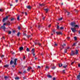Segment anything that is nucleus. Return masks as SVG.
<instances>
[{
	"mask_svg": "<svg viewBox=\"0 0 80 80\" xmlns=\"http://www.w3.org/2000/svg\"><path fill=\"white\" fill-rule=\"evenodd\" d=\"M12 59H13V58H11V60L10 62V64L11 65H12L13 63H14V65H17L16 63H17V59H15L13 62Z\"/></svg>",
	"mask_w": 80,
	"mask_h": 80,
	"instance_id": "f257e3e1",
	"label": "nucleus"
},
{
	"mask_svg": "<svg viewBox=\"0 0 80 80\" xmlns=\"http://www.w3.org/2000/svg\"><path fill=\"white\" fill-rule=\"evenodd\" d=\"M71 25L72 27H74V28H78V25H76V24L75 22H71Z\"/></svg>",
	"mask_w": 80,
	"mask_h": 80,
	"instance_id": "f03ea898",
	"label": "nucleus"
},
{
	"mask_svg": "<svg viewBox=\"0 0 80 80\" xmlns=\"http://www.w3.org/2000/svg\"><path fill=\"white\" fill-rule=\"evenodd\" d=\"M8 16H7L5 18L3 19L2 21L3 22H5V21L6 20H7V19L8 18Z\"/></svg>",
	"mask_w": 80,
	"mask_h": 80,
	"instance_id": "7ed1b4c3",
	"label": "nucleus"
},
{
	"mask_svg": "<svg viewBox=\"0 0 80 80\" xmlns=\"http://www.w3.org/2000/svg\"><path fill=\"white\" fill-rule=\"evenodd\" d=\"M34 43L35 45H38L39 46H41V45H42V44L40 42H35Z\"/></svg>",
	"mask_w": 80,
	"mask_h": 80,
	"instance_id": "20e7f679",
	"label": "nucleus"
},
{
	"mask_svg": "<svg viewBox=\"0 0 80 80\" xmlns=\"http://www.w3.org/2000/svg\"><path fill=\"white\" fill-rule=\"evenodd\" d=\"M75 55V53L74 51H72V52L70 54L71 56H73V55Z\"/></svg>",
	"mask_w": 80,
	"mask_h": 80,
	"instance_id": "39448f33",
	"label": "nucleus"
},
{
	"mask_svg": "<svg viewBox=\"0 0 80 80\" xmlns=\"http://www.w3.org/2000/svg\"><path fill=\"white\" fill-rule=\"evenodd\" d=\"M71 29L73 32H75V31H76V29L75 28H72Z\"/></svg>",
	"mask_w": 80,
	"mask_h": 80,
	"instance_id": "423d86ee",
	"label": "nucleus"
},
{
	"mask_svg": "<svg viewBox=\"0 0 80 80\" xmlns=\"http://www.w3.org/2000/svg\"><path fill=\"white\" fill-rule=\"evenodd\" d=\"M68 66V64H65L64 65H63L62 66L63 68H67V66Z\"/></svg>",
	"mask_w": 80,
	"mask_h": 80,
	"instance_id": "0eeeda50",
	"label": "nucleus"
},
{
	"mask_svg": "<svg viewBox=\"0 0 80 80\" xmlns=\"http://www.w3.org/2000/svg\"><path fill=\"white\" fill-rule=\"evenodd\" d=\"M63 46L62 45H61L60 47V51H61V50H62V49H63Z\"/></svg>",
	"mask_w": 80,
	"mask_h": 80,
	"instance_id": "6e6552de",
	"label": "nucleus"
},
{
	"mask_svg": "<svg viewBox=\"0 0 80 80\" xmlns=\"http://www.w3.org/2000/svg\"><path fill=\"white\" fill-rule=\"evenodd\" d=\"M53 66H54V64H52L51 65V67H52V69H55V68H56V67H53Z\"/></svg>",
	"mask_w": 80,
	"mask_h": 80,
	"instance_id": "1a4fd4ad",
	"label": "nucleus"
},
{
	"mask_svg": "<svg viewBox=\"0 0 80 80\" xmlns=\"http://www.w3.org/2000/svg\"><path fill=\"white\" fill-rule=\"evenodd\" d=\"M19 51L21 52L22 50H23V47H21L19 48Z\"/></svg>",
	"mask_w": 80,
	"mask_h": 80,
	"instance_id": "9d476101",
	"label": "nucleus"
},
{
	"mask_svg": "<svg viewBox=\"0 0 80 80\" xmlns=\"http://www.w3.org/2000/svg\"><path fill=\"white\" fill-rule=\"evenodd\" d=\"M57 35H62V33L61 32H56Z\"/></svg>",
	"mask_w": 80,
	"mask_h": 80,
	"instance_id": "9b49d317",
	"label": "nucleus"
},
{
	"mask_svg": "<svg viewBox=\"0 0 80 80\" xmlns=\"http://www.w3.org/2000/svg\"><path fill=\"white\" fill-rule=\"evenodd\" d=\"M31 69H32V67H31L30 66H29L27 70L28 71H30V70H31Z\"/></svg>",
	"mask_w": 80,
	"mask_h": 80,
	"instance_id": "f8f14e48",
	"label": "nucleus"
},
{
	"mask_svg": "<svg viewBox=\"0 0 80 80\" xmlns=\"http://www.w3.org/2000/svg\"><path fill=\"white\" fill-rule=\"evenodd\" d=\"M77 78L78 79V80H80V72L79 73V75L77 76Z\"/></svg>",
	"mask_w": 80,
	"mask_h": 80,
	"instance_id": "ddd939ff",
	"label": "nucleus"
},
{
	"mask_svg": "<svg viewBox=\"0 0 80 80\" xmlns=\"http://www.w3.org/2000/svg\"><path fill=\"white\" fill-rule=\"evenodd\" d=\"M1 28H2L3 30H4V31H5V27L4 26H2L1 27Z\"/></svg>",
	"mask_w": 80,
	"mask_h": 80,
	"instance_id": "4468645a",
	"label": "nucleus"
},
{
	"mask_svg": "<svg viewBox=\"0 0 80 80\" xmlns=\"http://www.w3.org/2000/svg\"><path fill=\"white\" fill-rule=\"evenodd\" d=\"M27 8H28V9H29L30 10V9H31V6H28L27 7Z\"/></svg>",
	"mask_w": 80,
	"mask_h": 80,
	"instance_id": "2eb2a0df",
	"label": "nucleus"
},
{
	"mask_svg": "<svg viewBox=\"0 0 80 80\" xmlns=\"http://www.w3.org/2000/svg\"><path fill=\"white\" fill-rule=\"evenodd\" d=\"M17 20H18V21H20V15H18L17 17Z\"/></svg>",
	"mask_w": 80,
	"mask_h": 80,
	"instance_id": "dca6fc26",
	"label": "nucleus"
},
{
	"mask_svg": "<svg viewBox=\"0 0 80 80\" xmlns=\"http://www.w3.org/2000/svg\"><path fill=\"white\" fill-rule=\"evenodd\" d=\"M32 53H34V52H35V49L34 48L32 49Z\"/></svg>",
	"mask_w": 80,
	"mask_h": 80,
	"instance_id": "f3484780",
	"label": "nucleus"
},
{
	"mask_svg": "<svg viewBox=\"0 0 80 80\" xmlns=\"http://www.w3.org/2000/svg\"><path fill=\"white\" fill-rule=\"evenodd\" d=\"M49 69V68L48 67V66H46V69H45V70H48Z\"/></svg>",
	"mask_w": 80,
	"mask_h": 80,
	"instance_id": "a211bd4d",
	"label": "nucleus"
},
{
	"mask_svg": "<svg viewBox=\"0 0 80 80\" xmlns=\"http://www.w3.org/2000/svg\"><path fill=\"white\" fill-rule=\"evenodd\" d=\"M78 54V50H76V52H75V54L76 55H77V54Z\"/></svg>",
	"mask_w": 80,
	"mask_h": 80,
	"instance_id": "6ab92c4d",
	"label": "nucleus"
},
{
	"mask_svg": "<svg viewBox=\"0 0 80 80\" xmlns=\"http://www.w3.org/2000/svg\"><path fill=\"white\" fill-rule=\"evenodd\" d=\"M47 77H48L49 78H52V77L51 75H47Z\"/></svg>",
	"mask_w": 80,
	"mask_h": 80,
	"instance_id": "aec40b11",
	"label": "nucleus"
},
{
	"mask_svg": "<svg viewBox=\"0 0 80 80\" xmlns=\"http://www.w3.org/2000/svg\"><path fill=\"white\" fill-rule=\"evenodd\" d=\"M69 48V47H68L67 48V49H66L65 50V52H64V53H67V49H68Z\"/></svg>",
	"mask_w": 80,
	"mask_h": 80,
	"instance_id": "412c9836",
	"label": "nucleus"
},
{
	"mask_svg": "<svg viewBox=\"0 0 80 80\" xmlns=\"http://www.w3.org/2000/svg\"><path fill=\"white\" fill-rule=\"evenodd\" d=\"M4 67H6V68H8V65H6L4 66Z\"/></svg>",
	"mask_w": 80,
	"mask_h": 80,
	"instance_id": "4be33fe9",
	"label": "nucleus"
},
{
	"mask_svg": "<svg viewBox=\"0 0 80 80\" xmlns=\"http://www.w3.org/2000/svg\"><path fill=\"white\" fill-rule=\"evenodd\" d=\"M44 10L46 12V13H47V12H48V9H45Z\"/></svg>",
	"mask_w": 80,
	"mask_h": 80,
	"instance_id": "5701e85b",
	"label": "nucleus"
},
{
	"mask_svg": "<svg viewBox=\"0 0 80 80\" xmlns=\"http://www.w3.org/2000/svg\"><path fill=\"white\" fill-rule=\"evenodd\" d=\"M15 80H18V79H19V77H16V78H15Z\"/></svg>",
	"mask_w": 80,
	"mask_h": 80,
	"instance_id": "b1692460",
	"label": "nucleus"
},
{
	"mask_svg": "<svg viewBox=\"0 0 80 80\" xmlns=\"http://www.w3.org/2000/svg\"><path fill=\"white\" fill-rule=\"evenodd\" d=\"M7 25H10V22H8L6 23Z\"/></svg>",
	"mask_w": 80,
	"mask_h": 80,
	"instance_id": "393cba45",
	"label": "nucleus"
},
{
	"mask_svg": "<svg viewBox=\"0 0 80 80\" xmlns=\"http://www.w3.org/2000/svg\"><path fill=\"white\" fill-rule=\"evenodd\" d=\"M26 51L27 52H30V49L28 48H27L26 49Z\"/></svg>",
	"mask_w": 80,
	"mask_h": 80,
	"instance_id": "a878e982",
	"label": "nucleus"
},
{
	"mask_svg": "<svg viewBox=\"0 0 80 80\" xmlns=\"http://www.w3.org/2000/svg\"><path fill=\"white\" fill-rule=\"evenodd\" d=\"M39 5H40V6H41L42 7V6H44V4H39Z\"/></svg>",
	"mask_w": 80,
	"mask_h": 80,
	"instance_id": "bb28decb",
	"label": "nucleus"
},
{
	"mask_svg": "<svg viewBox=\"0 0 80 80\" xmlns=\"http://www.w3.org/2000/svg\"><path fill=\"white\" fill-rule=\"evenodd\" d=\"M9 76H5L4 77V78H5V79H7V78H9Z\"/></svg>",
	"mask_w": 80,
	"mask_h": 80,
	"instance_id": "cd10ccee",
	"label": "nucleus"
},
{
	"mask_svg": "<svg viewBox=\"0 0 80 80\" xmlns=\"http://www.w3.org/2000/svg\"><path fill=\"white\" fill-rule=\"evenodd\" d=\"M4 10L2 9H0V12H4Z\"/></svg>",
	"mask_w": 80,
	"mask_h": 80,
	"instance_id": "c85d7f7f",
	"label": "nucleus"
},
{
	"mask_svg": "<svg viewBox=\"0 0 80 80\" xmlns=\"http://www.w3.org/2000/svg\"><path fill=\"white\" fill-rule=\"evenodd\" d=\"M15 20V19L13 18H12L11 19V21H13Z\"/></svg>",
	"mask_w": 80,
	"mask_h": 80,
	"instance_id": "c756f323",
	"label": "nucleus"
},
{
	"mask_svg": "<svg viewBox=\"0 0 80 80\" xmlns=\"http://www.w3.org/2000/svg\"><path fill=\"white\" fill-rule=\"evenodd\" d=\"M62 64H59V67H62Z\"/></svg>",
	"mask_w": 80,
	"mask_h": 80,
	"instance_id": "7c9ffc66",
	"label": "nucleus"
},
{
	"mask_svg": "<svg viewBox=\"0 0 80 80\" xmlns=\"http://www.w3.org/2000/svg\"><path fill=\"white\" fill-rule=\"evenodd\" d=\"M12 33V32H11V31H9L8 32V34H11Z\"/></svg>",
	"mask_w": 80,
	"mask_h": 80,
	"instance_id": "2f4dec72",
	"label": "nucleus"
},
{
	"mask_svg": "<svg viewBox=\"0 0 80 80\" xmlns=\"http://www.w3.org/2000/svg\"><path fill=\"white\" fill-rule=\"evenodd\" d=\"M64 28L63 27H61V28H60V30H63Z\"/></svg>",
	"mask_w": 80,
	"mask_h": 80,
	"instance_id": "473e14b6",
	"label": "nucleus"
},
{
	"mask_svg": "<svg viewBox=\"0 0 80 80\" xmlns=\"http://www.w3.org/2000/svg\"><path fill=\"white\" fill-rule=\"evenodd\" d=\"M67 38L68 40H70V38L69 37H68Z\"/></svg>",
	"mask_w": 80,
	"mask_h": 80,
	"instance_id": "72a5a7b5",
	"label": "nucleus"
},
{
	"mask_svg": "<svg viewBox=\"0 0 80 80\" xmlns=\"http://www.w3.org/2000/svg\"><path fill=\"white\" fill-rule=\"evenodd\" d=\"M66 13H67L68 14V15H69V14H70V12H67V11H66Z\"/></svg>",
	"mask_w": 80,
	"mask_h": 80,
	"instance_id": "f704fd0d",
	"label": "nucleus"
},
{
	"mask_svg": "<svg viewBox=\"0 0 80 80\" xmlns=\"http://www.w3.org/2000/svg\"><path fill=\"white\" fill-rule=\"evenodd\" d=\"M63 19V18H61L59 19V20L60 21V20H62V19Z\"/></svg>",
	"mask_w": 80,
	"mask_h": 80,
	"instance_id": "c9c22d12",
	"label": "nucleus"
},
{
	"mask_svg": "<svg viewBox=\"0 0 80 80\" xmlns=\"http://www.w3.org/2000/svg\"><path fill=\"white\" fill-rule=\"evenodd\" d=\"M20 32H18V34H17V36H18V37H19V35H20Z\"/></svg>",
	"mask_w": 80,
	"mask_h": 80,
	"instance_id": "e433bc0d",
	"label": "nucleus"
},
{
	"mask_svg": "<svg viewBox=\"0 0 80 80\" xmlns=\"http://www.w3.org/2000/svg\"><path fill=\"white\" fill-rule=\"evenodd\" d=\"M57 45H58V44L57 43H55L54 44V46H55V47H57Z\"/></svg>",
	"mask_w": 80,
	"mask_h": 80,
	"instance_id": "4c0bfd02",
	"label": "nucleus"
},
{
	"mask_svg": "<svg viewBox=\"0 0 80 80\" xmlns=\"http://www.w3.org/2000/svg\"><path fill=\"white\" fill-rule=\"evenodd\" d=\"M75 45H76V43H74L72 45V47H73L74 46H75Z\"/></svg>",
	"mask_w": 80,
	"mask_h": 80,
	"instance_id": "58836bf2",
	"label": "nucleus"
},
{
	"mask_svg": "<svg viewBox=\"0 0 80 80\" xmlns=\"http://www.w3.org/2000/svg\"><path fill=\"white\" fill-rule=\"evenodd\" d=\"M74 38L75 40H77V37H74Z\"/></svg>",
	"mask_w": 80,
	"mask_h": 80,
	"instance_id": "ea45409f",
	"label": "nucleus"
},
{
	"mask_svg": "<svg viewBox=\"0 0 80 80\" xmlns=\"http://www.w3.org/2000/svg\"><path fill=\"white\" fill-rule=\"evenodd\" d=\"M57 29H59V26L58 25H57Z\"/></svg>",
	"mask_w": 80,
	"mask_h": 80,
	"instance_id": "a19ab883",
	"label": "nucleus"
},
{
	"mask_svg": "<svg viewBox=\"0 0 80 80\" xmlns=\"http://www.w3.org/2000/svg\"><path fill=\"white\" fill-rule=\"evenodd\" d=\"M21 29V28H20V27H18V30H20V29Z\"/></svg>",
	"mask_w": 80,
	"mask_h": 80,
	"instance_id": "79ce46f5",
	"label": "nucleus"
},
{
	"mask_svg": "<svg viewBox=\"0 0 80 80\" xmlns=\"http://www.w3.org/2000/svg\"><path fill=\"white\" fill-rule=\"evenodd\" d=\"M27 37H28V38H30V36L28 35L27 36Z\"/></svg>",
	"mask_w": 80,
	"mask_h": 80,
	"instance_id": "37998d69",
	"label": "nucleus"
},
{
	"mask_svg": "<svg viewBox=\"0 0 80 80\" xmlns=\"http://www.w3.org/2000/svg\"><path fill=\"white\" fill-rule=\"evenodd\" d=\"M62 72L63 73H65V70H63L62 71Z\"/></svg>",
	"mask_w": 80,
	"mask_h": 80,
	"instance_id": "c03bdc74",
	"label": "nucleus"
},
{
	"mask_svg": "<svg viewBox=\"0 0 80 80\" xmlns=\"http://www.w3.org/2000/svg\"><path fill=\"white\" fill-rule=\"evenodd\" d=\"M25 58H26L25 56H24L23 59V60H25Z\"/></svg>",
	"mask_w": 80,
	"mask_h": 80,
	"instance_id": "a18cd8bd",
	"label": "nucleus"
},
{
	"mask_svg": "<svg viewBox=\"0 0 80 80\" xmlns=\"http://www.w3.org/2000/svg\"><path fill=\"white\" fill-rule=\"evenodd\" d=\"M51 26H52V25L51 24H50L48 26V27H49V28H50V27H51Z\"/></svg>",
	"mask_w": 80,
	"mask_h": 80,
	"instance_id": "49530a36",
	"label": "nucleus"
},
{
	"mask_svg": "<svg viewBox=\"0 0 80 80\" xmlns=\"http://www.w3.org/2000/svg\"><path fill=\"white\" fill-rule=\"evenodd\" d=\"M7 25V23H4V24H3V26H5V25Z\"/></svg>",
	"mask_w": 80,
	"mask_h": 80,
	"instance_id": "de8ad7c7",
	"label": "nucleus"
},
{
	"mask_svg": "<svg viewBox=\"0 0 80 80\" xmlns=\"http://www.w3.org/2000/svg\"><path fill=\"white\" fill-rule=\"evenodd\" d=\"M25 15H27V12H25Z\"/></svg>",
	"mask_w": 80,
	"mask_h": 80,
	"instance_id": "09e8293b",
	"label": "nucleus"
},
{
	"mask_svg": "<svg viewBox=\"0 0 80 80\" xmlns=\"http://www.w3.org/2000/svg\"><path fill=\"white\" fill-rule=\"evenodd\" d=\"M38 68H39V69L41 68V67L40 66H38Z\"/></svg>",
	"mask_w": 80,
	"mask_h": 80,
	"instance_id": "8fccbe9b",
	"label": "nucleus"
},
{
	"mask_svg": "<svg viewBox=\"0 0 80 80\" xmlns=\"http://www.w3.org/2000/svg\"><path fill=\"white\" fill-rule=\"evenodd\" d=\"M19 73H20V74H22V72H19Z\"/></svg>",
	"mask_w": 80,
	"mask_h": 80,
	"instance_id": "3c124183",
	"label": "nucleus"
},
{
	"mask_svg": "<svg viewBox=\"0 0 80 80\" xmlns=\"http://www.w3.org/2000/svg\"><path fill=\"white\" fill-rule=\"evenodd\" d=\"M56 78H53V80H55Z\"/></svg>",
	"mask_w": 80,
	"mask_h": 80,
	"instance_id": "603ef678",
	"label": "nucleus"
},
{
	"mask_svg": "<svg viewBox=\"0 0 80 80\" xmlns=\"http://www.w3.org/2000/svg\"><path fill=\"white\" fill-rule=\"evenodd\" d=\"M78 67H80V64H78Z\"/></svg>",
	"mask_w": 80,
	"mask_h": 80,
	"instance_id": "864d4df0",
	"label": "nucleus"
},
{
	"mask_svg": "<svg viewBox=\"0 0 80 80\" xmlns=\"http://www.w3.org/2000/svg\"><path fill=\"white\" fill-rule=\"evenodd\" d=\"M23 73H26V71H24L23 72Z\"/></svg>",
	"mask_w": 80,
	"mask_h": 80,
	"instance_id": "5fc2aeb1",
	"label": "nucleus"
},
{
	"mask_svg": "<svg viewBox=\"0 0 80 80\" xmlns=\"http://www.w3.org/2000/svg\"><path fill=\"white\" fill-rule=\"evenodd\" d=\"M4 57V55H2L1 56V57H2V58L3 57Z\"/></svg>",
	"mask_w": 80,
	"mask_h": 80,
	"instance_id": "6e6d98bb",
	"label": "nucleus"
},
{
	"mask_svg": "<svg viewBox=\"0 0 80 80\" xmlns=\"http://www.w3.org/2000/svg\"><path fill=\"white\" fill-rule=\"evenodd\" d=\"M18 0H15L16 2H18Z\"/></svg>",
	"mask_w": 80,
	"mask_h": 80,
	"instance_id": "4d7b16f0",
	"label": "nucleus"
},
{
	"mask_svg": "<svg viewBox=\"0 0 80 80\" xmlns=\"http://www.w3.org/2000/svg\"><path fill=\"white\" fill-rule=\"evenodd\" d=\"M74 63V62H73L71 63V65H73V63Z\"/></svg>",
	"mask_w": 80,
	"mask_h": 80,
	"instance_id": "13d9d810",
	"label": "nucleus"
},
{
	"mask_svg": "<svg viewBox=\"0 0 80 80\" xmlns=\"http://www.w3.org/2000/svg\"><path fill=\"white\" fill-rule=\"evenodd\" d=\"M34 71L33 70H31L32 72H33Z\"/></svg>",
	"mask_w": 80,
	"mask_h": 80,
	"instance_id": "bf43d9fd",
	"label": "nucleus"
},
{
	"mask_svg": "<svg viewBox=\"0 0 80 80\" xmlns=\"http://www.w3.org/2000/svg\"><path fill=\"white\" fill-rule=\"evenodd\" d=\"M12 67H13V68H15V66L14 65H13L12 66Z\"/></svg>",
	"mask_w": 80,
	"mask_h": 80,
	"instance_id": "052dcab7",
	"label": "nucleus"
},
{
	"mask_svg": "<svg viewBox=\"0 0 80 80\" xmlns=\"http://www.w3.org/2000/svg\"><path fill=\"white\" fill-rule=\"evenodd\" d=\"M23 79H25V77H23Z\"/></svg>",
	"mask_w": 80,
	"mask_h": 80,
	"instance_id": "680f3d73",
	"label": "nucleus"
},
{
	"mask_svg": "<svg viewBox=\"0 0 80 80\" xmlns=\"http://www.w3.org/2000/svg\"><path fill=\"white\" fill-rule=\"evenodd\" d=\"M12 5H13L12 4H10V6H12Z\"/></svg>",
	"mask_w": 80,
	"mask_h": 80,
	"instance_id": "e2e57ef3",
	"label": "nucleus"
},
{
	"mask_svg": "<svg viewBox=\"0 0 80 80\" xmlns=\"http://www.w3.org/2000/svg\"><path fill=\"white\" fill-rule=\"evenodd\" d=\"M15 30H14V31H12V32H13V33H14V32H15Z\"/></svg>",
	"mask_w": 80,
	"mask_h": 80,
	"instance_id": "0e129e2a",
	"label": "nucleus"
},
{
	"mask_svg": "<svg viewBox=\"0 0 80 80\" xmlns=\"http://www.w3.org/2000/svg\"><path fill=\"white\" fill-rule=\"evenodd\" d=\"M40 25H38V28H40Z\"/></svg>",
	"mask_w": 80,
	"mask_h": 80,
	"instance_id": "69168bd1",
	"label": "nucleus"
},
{
	"mask_svg": "<svg viewBox=\"0 0 80 80\" xmlns=\"http://www.w3.org/2000/svg\"><path fill=\"white\" fill-rule=\"evenodd\" d=\"M22 14H23V13H24V12H22Z\"/></svg>",
	"mask_w": 80,
	"mask_h": 80,
	"instance_id": "338daca9",
	"label": "nucleus"
},
{
	"mask_svg": "<svg viewBox=\"0 0 80 80\" xmlns=\"http://www.w3.org/2000/svg\"><path fill=\"white\" fill-rule=\"evenodd\" d=\"M79 34H80V31H79Z\"/></svg>",
	"mask_w": 80,
	"mask_h": 80,
	"instance_id": "774afa93",
	"label": "nucleus"
}]
</instances>
